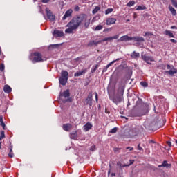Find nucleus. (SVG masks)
<instances>
[{"instance_id": "nucleus-1", "label": "nucleus", "mask_w": 177, "mask_h": 177, "mask_svg": "<svg viewBox=\"0 0 177 177\" xmlns=\"http://www.w3.org/2000/svg\"><path fill=\"white\" fill-rule=\"evenodd\" d=\"M86 15L85 14H82L80 15L79 16L74 17L70 22L68 23L67 26H73L75 29L77 30L80 26H81V23L86 20Z\"/></svg>"}, {"instance_id": "nucleus-2", "label": "nucleus", "mask_w": 177, "mask_h": 177, "mask_svg": "<svg viewBox=\"0 0 177 177\" xmlns=\"http://www.w3.org/2000/svg\"><path fill=\"white\" fill-rule=\"evenodd\" d=\"M118 41H120L121 42H123L124 41L127 42V41H134L135 42H137V45H139L140 42H145V38L142 37H129L128 35L122 36L120 38Z\"/></svg>"}, {"instance_id": "nucleus-3", "label": "nucleus", "mask_w": 177, "mask_h": 177, "mask_svg": "<svg viewBox=\"0 0 177 177\" xmlns=\"http://www.w3.org/2000/svg\"><path fill=\"white\" fill-rule=\"evenodd\" d=\"M30 60H32V63H40V62H45L46 58L42 57V54L39 52L32 53L30 57Z\"/></svg>"}, {"instance_id": "nucleus-4", "label": "nucleus", "mask_w": 177, "mask_h": 177, "mask_svg": "<svg viewBox=\"0 0 177 177\" xmlns=\"http://www.w3.org/2000/svg\"><path fill=\"white\" fill-rule=\"evenodd\" d=\"M141 106V112L140 113V116L145 115L149 113V104L143 103L142 101L140 102Z\"/></svg>"}, {"instance_id": "nucleus-5", "label": "nucleus", "mask_w": 177, "mask_h": 177, "mask_svg": "<svg viewBox=\"0 0 177 177\" xmlns=\"http://www.w3.org/2000/svg\"><path fill=\"white\" fill-rule=\"evenodd\" d=\"M141 59L144 62L147 63V64H151V63H150V62H154V57H153L152 56H149V55H147V54H144V55L142 54Z\"/></svg>"}, {"instance_id": "nucleus-6", "label": "nucleus", "mask_w": 177, "mask_h": 177, "mask_svg": "<svg viewBox=\"0 0 177 177\" xmlns=\"http://www.w3.org/2000/svg\"><path fill=\"white\" fill-rule=\"evenodd\" d=\"M167 68L169 71H167L165 73L166 74H169V75H174V74H176L177 73V69L175 68L173 65L171 66L169 64H167Z\"/></svg>"}, {"instance_id": "nucleus-7", "label": "nucleus", "mask_w": 177, "mask_h": 177, "mask_svg": "<svg viewBox=\"0 0 177 177\" xmlns=\"http://www.w3.org/2000/svg\"><path fill=\"white\" fill-rule=\"evenodd\" d=\"M46 12L48 20H50V21H55V20L56 19V16H55V15L52 13V11L49 10V8H46Z\"/></svg>"}, {"instance_id": "nucleus-8", "label": "nucleus", "mask_w": 177, "mask_h": 177, "mask_svg": "<svg viewBox=\"0 0 177 177\" xmlns=\"http://www.w3.org/2000/svg\"><path fill=\"white\" fill-rule=\"evenodd\" d=\"M125 89V84H124V83H122V82L121 83H120L119 85V88L118 89V95L119 96H124V91Z\"/></svg>"}, {"instance_id": "nucleus-9", "label": "nucleus", "mask_w": 177, "mask_h": 177, "mask_svg": "<svg viewBox=\"0 0 177 177\" xmlns=\"http://www.w3.org/2000/svg\"><path fill=\"white\" fill-rule=\"evenodd\" d=\"M99 44H102V41L91 40L88 43L87 46H88V48H92V46H97V45H99Z\"/></svg>"}, {"instance_id": "nucleus-10", "label": "nucleus", "mask_w": 177, "mask_h": 177, "mask_svg": "<svg viewBox=\"0 0 177 177\" xmlns=\"http://www.w3.org/2000/svg\"><path fill=\"white\" fill-rule=\"evenodd\" d=\"M78 133H80V130L72 131L69 133V138L71 139H73L74 140H77L78 138Z\"/></svg>"}, {"instance_id": "nucleus-11", "label": "nucleus", "mask_w": 177, "mask_h": 177, "mask_svg": "<svg viewBox=\"0 0 177 177\" xmlns=\"http://www.w3.org/2000/svg\"><path fill=\"white\" fill-rule=\"evenodd\" d=\"M69 28H66L65 30V32L66 34H74V32H75L77 31V29L75 28H74L72 25H71V26H68Z\"/></svg>"}, {"instance_id": "nucleus-12", "label": "nucleus", "mask_w": 177, "mask_h": 177, "mask_svg": "<svg viewBox=\"0 0 177 177\" xmlns=\"http://www.w3.org/2000/svg\"><path fill=\"white\" fill-rule=\"evenodd\" d=\"M62 128L64 131H66V132H70V131H71V129H73V124L70 123L64 124H63Z\"/></svg>"}, {"instance_id": "nucleus-13", "label": "nucleus", "mask_w": 177, "mask_h": 177, "mask_svg": "<svg viewBox=\"0 0 177 177\" xmlns=\"http://www.w3.org/2000/svg\"><path fill=\"white\" fill-rule=\"evenodd\" d=\"M73 15V10L71 9L68 10L64 15L62 17V20H66V19H68V17H71Z\"/></svg>"}, {"instance_id": "nucleus-14", "label": "nucleus", "mask_w": 177, "mask_h": 177, "mask_svg": "<svg viewBox=\"0 0 177 177\" xmlns=\"http://www.w3.org/2000/svg\"><path fill=\"white\" fill-rule=\"evenodd\" d=\"M158 167V168H161L163 167L164 168L168 169V168H171L172 165L168 163V162H167V160H164L162 164L159 165Z\"/></svg>"}, {"instance_id": "nucleus-15", "label": "nucleus", "mask_w": 177, "mask_h": 177, "mask_svg": "<svg viewBox=\"0 0 177 177\" xmlns=\"http://www.w3.org/2000/svg\"><path fill=\"white\" fill-rule=\"evenodd\" d=\"M53 35H54V37L55 38H57V37H64V33L63 32V31H60V30H54Z\"/></svg>"}, {"instance_id": "nucleus-16", "label": "nucleus", "mask_w": 177, "mask_h": 177, "mask_svg": "<svg viewBox=\"0 0 177 177\" xmlns=\"http://www.w3.org/2000/svg\"><path fill=\"white\" fill-rule=\"evenodd\" d=\"M113 103H115V104L118 103H121V102H122V97L121 95H117L113 98Z\"/></svg>"}, {"instance_id": "nucleus-17", "label": "nucleus", "mask_w": 177, "mask_h": 177, "mask_svg": "<svg viewBox=\"0 0 177 177\" xmlns=\"http://www.w3.org/2000/svg\"><path fill=\"white\" fill-rule=\"evenodd\" d=\"M86 104H88L90 107H92V93H88L87 98L86 99Z\"/></svg>"}, {"instance_id": "nucleus-18", "label": "nucleus", "mask_w": 177, "mask_h": 177, "mask_svg": "<svg viewBox=\"0 0 177 177\" xmlns=\"http://www.w3.org/2000/svg\"><path fill=\"white\" fill-rule=\"evenodd\" d=\"M8 157H10V158H13L15 153H13V145H12V142L10 143Z\"/></svg>"}, {"instance_id": "nucleus-19", "label": "nucleus", "mask_w": 177, "mask_h": 177, "mask_svg": "<svg viewBox=\"0 0 177 177\" xmlns=\"http://www.w3.org/2000/svg\"><path fill=\"white\" fill-rule=\"evenodd\" d=\"M115 21H117V19L115 18H108L106 19V24L107 26H110L111 24H115Z\"/></svg>"}, {"instance_id": "nucleus-20", "label": "nucleus", "mask_w": 177, "mask_h": 177, "mask_svg": "<svg viewBox=\"0 0 177 177\" xmlns=\"http://www.w3.org/2000/svg\"><path fill=\"white\" fill-rule=\"evenodd\" d=\"M88 71V69H82V71H77L75 73L74 77H80V75H84Z\"/></svg>"}, {"instance_id": "nucleus-21", "label": "nucleus", "mask_w": 177, "mask_h": 177, "mask_svg": "<svg viewBox=\"0 0 177 177\" xmlns=\"http://www.w3.org/2000/svg\"><path fill=\"white\" fill-rule=\"evenodd\" d=\"M118 60H120V58L116 59L115 60L112 61L111 62H110L104 69H103V73H104V71H107V68H109V67H111V66H113V64H114L115 63V62H118Z\"/></svg>"}, {"instance_id": "nucleus-22", "label": "nucleus", "mask_w": 177, "mask_h": 177, "mask_svg": "<svg viewBox=\"0 0 177 177\" xmlns=\"http://www.w3.org/2000/svg\"><path fill=\"white\" fill-rule=\"evenodd\" d=\"M3 91L5 93H10V92H12V88L10 86L6 84L3 87Z\"/></svg>"}, {"instance_id": "nucleus-23", "label": "nucleus", "mask_w": 177, "mask_h": 177, "mask_svg": "<svg viewBox=\"0 0 177 177\" xmlns=\"http://www.w3.org/2000/svg\"><path fill=\"white\" fill-rule=\"evenodd\" d=\"M163 34L165 35H167V37H169V38H175V35H174V33H172L171 31L166 30L165 32H163Z\"/></svg>"}, {"instance_id": "nucleus-24", "label": "nucleus", "mask_w": 177, "mask_h": 177, "mask_svg": "<svg viewBox=\"0 0 177 177\" xmlns=\"http://www.w3.org/2000/svg\"><path fill=\"white\" fill-rule=\"evenodd\" d=\"M59 84L64 86V85L67 84V81L68 80V79L65 77H59Z\"/></svg>"}, {"instance_id": "nucleus-25", "label": "nucleus", "mask_w": 177, "mask_h": 177, "mask_svg": "<svg viewBox=\"0 0 177 177\" xmlns=\"http://www.w3.org/2000/svg\"><path fill=\"white\" fill-rule=\"evenodd\" d=\"M140 57V54L136 51H133L131 55V59H139Z\"/></svg>"}, {"instance_id": "nucleus-26", "label": "nucleus", "mask_w": 177, "mask_h": 177, "mask_svg": "<svg viewBox=\"0 0 177 177\" xmlns=\"http://www.w3.org/2000/svg\"><path fill=\"white\" fill-rule=\"evenodd\" d=\"M84 131L86 132H88V131H89L90 129H92V124H91L90 122H87L84 126Z\"/></svg>"}, {"instance_id": "nucleus-27", "label": "nucleus", "mask_w": 177, "mask_h": 177, "mask_svg": "<svg viewBox=\"0 0 177 177\" xmlns=\"http://www.w3.org/2000/svg\"><path fill=\"white\" fill-rule=\"evenodd\" d=\"M61 78L68 79V72H67L66 71H62L61 72Z\"/></svg>"}, {"instance_id": "nucleus-28", "label": "nucleus", "mask_w": 177, "mask_h": 177, "mask_svg": "<svg viewBox=\"0 0 177 177\" xmlns=\"http://www.w3.org/2000/svg\"><path fill=\"white\" fill-rule=\"evenodd\" d=\"M0 125L2 127L3 129H6V125H5V122H3V116L0 115Z\"/></svg>"}, {"instance_id": "nucleus-29", "label": "nucleus", "mask_w": 177, "mask_h": 177, "mask_svg": "<svg viewBox=\"0 0 177 177\" xmlns=\"http://www.w3.org/2000/svg\"><path fill=\"white\" fill-rule=\"evenodd\" d=\"M169 10L173 15V16H176V10L172 7V6H169Z\"/></svg>"}, {"instance_id": "nucleus-30", "label": "nucleus", "mask_w": 177, "mask_h": 177, "mask_svg": "<svg viewBox=\"0 0 177 177\" xmlns=\"http://www.w3.org/2000/svg\"><path fill=\"white\" fill-rule=\"evenodd\" d=\"M61 96H64L66 97H70V91L66 90L61 95Z\"/></svg>"}, {"instance_id": "nucleus-31", "label": "nucleus", "mask_w": 177, "mask_h": 177, "mask_svg": "<svg viewBox=\"0 0 177 177\" xmlns=\"http://www.w3.org/2000/svg\"><path fill=\"white\" fill-rule=\"evenodd\" d=\"M100 30H103V26L101 24L97 25L95 28L94 31H100Z\"/></svg>"}, {"instance_id": "nucleus-32", "label": "nucleus", "mask_w": 177, "mask_h": 177, "mask_svg": "<svg viewBox=\"0 0 177 177\" xmlns=\"http://www.w3.org/2000/svg\"><path fill=\"white\" fill-rule=\"evenodd\" d=\"M100 10V6H96V7L95 8V9L93 10L92 13H93V15H96V13H97Z\"/></svg>"}, {"instance_id": "nucleus-33", "label": "nucleus", "mask_w": 177, "mask_h": 177, "mask_svg": "<svg viewBox=\"0 0 177 177\" xmlns=\"http://www.w3.org/2000/svg\"><path fill=\"white\" fill-rule=\"evenodd\" d=\"M147 9L146 6H138L136 8V10H145Z\"/></svg>"}, {"instance_id": "nucleus-34", "label": "nucleus", "mask_w": 177, "mask_h": 177, "mask_svg": "<svg viewBox=\"0 0 177 177\" xmlns=\"http://www.w3.org/2000/svg\"><path fill=\"white\" fill-rule=\"evenodd\" d=\"M135 1H129L127 4V6H128L129 8H131V6H133V5H135Z\"/></svg>"}, {"instance_id": "nucleus-35", "label": "nucleus", "mask_w": 177, "mask_h": 177, "mask_svg": "<svg viewBox=\"0 0 177 177\" xmlns=\"http://www.w3.org/2000/svg\"><path fill=\"white\" fill-rule=\"evenodd\" d=\"M140 85L144 88H147V86H149V84H147L146 82H141Z\"/></svg>"}, {"instance_id": "nucleus-36", "label": "nucleus", "mask_w": 177, "mask_h": 177, "mask_svg": "<svg viewBox=\"0 0 177 177\" xmlns=\"http://www.w3.org/2000/svg\"><path fill=\"white\" fill-rule=\"evenodd\" d=\"M98 68H99V65L98 64L95 65V66H93L92 68V69H91V73H95V71H96Z\"/></svg>"}, {"instance_id": "nucleus-37", "label": "nucleus", "mask_w": 177, "mask_h": 177, "mask_svg": "<svg viewBox=\"0 0 177 177\" xmlns=\"http://www.w3.org/2000/svg\"><path fill=\"white\" fill-rule=\"evenodd\" d=\"M113 10H114L113 8H108L105 11V15H109V14L111 13V12H113Z\"/></svg>"}, {"instance_id": "nucleus-38", "label": "nucleus", "mask_w": 177, "mask_h": 177, "mask_svg": "<svg viewBox=\"0 0 177 177\" xmlns=\"http://www.w3.org/2000/svg\"><path fill=\"white\" fill-rule=\"evenodd\" d=\"M117 131H118V128L115 127V128L112 129L109 131V133H117Z\"/></svg>"}, {"instance_id": "nucleus-39", "label": "nucleus", "mask_w": 177, "mask_h": 177, "mask_svg": "<svg viewBox=\"0 0 177 177\" xmlns=\"http://www.w3.org/2000/svg\"><path fill=\"white\" fill-rule=\"evenodd\" d=\"M84 27H86V28H88V27H89V24H91V23L89 22V21H86V19H84Z\"/></svg>"}, {"instance_id": "nucleus-40", "label": "nucleus", "mask_w": 177, "mask_h": 177, "mask_svg": "<svg viewBox=\"0 0 177 177\" xmlns=\"http://www.w3.org/2000/svg\"><path fill=\"white\" fill-rule=\"evenodd\" d=\"M5 138V131H2L1 132L0 141H2V139Z\"/></svg>"}, {"instance_id": "nucleus-41", "label": "nucleus", "mask_w": 177, "mask_h": 177, "mask_svg": "<svg viewBox=\"0 0 177 177\" xmlns=\"http://www.w3.org/2000/svg\"><path fill=\"white\" fill-rule=\"evenodd\" d=\"M5 70V64L3 63L0 64V71H3Z\"/></svg>"}, {"instance_id": "nucleus-42", "label": "nucleus", "mask_w": 177, "mask_h": 177, "mask_svg": "<svg viewBox=\"0 0 177 177\" xmlns=\"http://www.w3.org/2000/svg\"><path fill=\"white\" fill-rule=\"evenodd\" d=\"M153 35H154L151 32H145V37H151V36H153Z\"/></svg>"}, {"instance_id": "nucleus-43", "label": "nucleus", "mask_w": 177, "mask_h": 177, "mask_svg": "<svg viewBox=\"0 0 177 177\" xmlns=\"http://www.w3.org/2000/svg\"><path fill=\"white\" fill-rule=\"evenodd\" d=\"M127 150H129V151H132V150H133V147H126V149H124V152L127 151Z\"/></svg>"}, {"instance_id": "nucleus-44", "label": "nucleus", "mask_w": 177, "mask_h": 177, "mask_svg": "<svg viewBox=\"0 0 177 177\" xmlns=\"http://www.w3.org/2000/svg\"><path fill=\"white\" fill-rule=\"evenodd\" d=\"M95 150H96V146L95 145L91 146V151H95Z\"/></svg>"}, {"instance_id": "nucleus-45", "label": "nucleus", "mask_w": 177, "mask_h": 177, "mask_svg": "<svg viewBox=\"0 0 177 177\" xmlns=\"http://www.w3.org/2000/svg\"><path fill=\"white\" fill-rule=\"evenodd\" d=\"M119 37H120V35H116L112 37V41H113V39H118Z\"/></svg>"}, {"instance_id": "nucleus-46", "label": "nucleus", "mask_w": 177, "mask_h": 177, "mask_svg": "<svg viewBox=\"0 0 177 177\" xmlns=\"http://www.w3.org/2000/svg\"><path fill=\"white\" fill-rule=\"evenodd\" d=\"M124 167H129V165H123V164L122 163V165H121L120 169H122V168H124Z\"/></svg>"}, {"instance_id": "nucleus-47", "label": "nucleus", "mask_w": 177, "mask_h": 177, "mask_svg": "<svg viewBox=\"0 0 177 177\" xmlns=\"http://www.w3.org/2000/svg\"><path fill=\"white\" fill-rule=\"evenodd\" d=\"M138 149L140 150V151H143V148H142V147H140V144H138Z\"/></svg>"}, {"instance_id": "nucleus-48", "label": "nucleus", "mask_w": 177, "mask_h": 177, "mask_svg": "<svg viewBox=\"0 0 177 177\" xmlns=\"http://www.w3.org/2000/svg\"><path fill=\"white\" fill-rule=\"evenodd\" d=\"M95 93V100H96V102L97 103L98 100H99V97L97 96V93Z\"/></svg>"}, {"instance_id": "nucleus-49", "label": "nucleus", "mask_w": 177, "mask_h": 177, "mask_svg": "<svg viewBox=\"0 0 177 177\" xmlns=\"http://www.w3.org/2000/svg\"><path fill=\"white\" fill-rule=\"evenodd\" d=\"M130 163L129 164V165H132V164H133L135 162V160H130Z\"/></svg>"}, {"instance_id": "nucleus-50", "label": "nucleus", "mask_w": 177, "mask_h": 177, "mask_svg": "<svg viewBox=\"0 0 177 177\" xmlns=\"http://www.w3.org/2000/svg\"><path fill=\"white\" fill-rule=\"evenodd\" d=\"M170 42H172L173 44H176L177 41L174 39H170Z\"/></svg>"}, {"instance_id": "nucleus-51", "label": "nucleus", "mask_w": 177, "mask_h": 177, "mask_svg": "<svg viewBox=\"0 0 177 177\" xmlns=\"http://www.w3.org/2000/svg\"><path fill=\"white\" fill-rule=\"evenodd\" d=\"M75 12H78V10H80V7L78 6H76V7L75 8Z\"/></svg>"}, {"instance_id": "nucleus-52", "label": "nucleus", "mask_w": 177, "mask_h": 177, "mask_svg": "<svg viewBox=\"0 0 177 177\" xmlns=\"http://www.w3.org/2000/svg\"><path fill=\"white\" fill-rule=\"evenodd\" d=\"M110 30H111V28H105V29L104 30V32H106L110 31Z\"/></svg>"}, {"instance_id": "nucleus-53", "label": "nucleus", "mask_w": 177, "mask_h": 177, "mask_svg": "<svg viewBox=\"0 0 177 177\" xmlns=\"http://www.w3.org/2000/svg\"><path fill=\"white\" fill-rule=\"evenodd\" d=\"M167 144L168 145L169 147H171L172 146V144L169 141H167Z\"/></svg>"}, {"instance_id": "nucleus-54", "label": "nucleus", "mask_w": 177, "mask_h": 177, "mask_svg": "<svg viewBox=\"0 0 177 177\" xmlns=\"http://www.w3.org/2000/svg\"><path fill=\"white\" fill-rule=\"evenodd\" d=\"M109 41V40H108L107 37H106V38H104V39L101 41V42H106V41Z\"/></svg>"}, {"instance_id": "nucleus-55", "label": "nucleus", "mask_w": 177, "mask_h": 177, "mask_svg": "<svg viewBox=\"0 0 177 177\" xmlns=\"http://www.w3.org/2000/svg\"><path fill=\"white\" fill-rule=\"evenodd\" d=\"M50 0H42L43 3H48Z\"/></svg>"}, {"instance_id": "nucleus-56", "label": "nucleus", "mask_w": 177, "mask_h": 177, "mask_svg": "<svg viewBox=\"0 0 177 177\" xmlns=\"http://www.w3.org/2000/svg\"><path fill=\"white\" fill-rule=\"evenodd\" d=\"M108 41H113L112 37H106Z\"/></svg>"}, {"instance_id": "nucleus-57", "label": "nucleus", "mask_w": 177, "mask_h": 177, "mask_svg": "<svg viewBox=\"0 0 177 177\" xmlns=\"http://www.w3.org/2000/svg\"><path fill=\"white\" fill-rule=\"evenodd\" d=\"M171 30H175V29L177 28H176V26H172L171 27Z\"/></svg>"}, {"instance_id": "nucleus-58", "label": "nucleus", "mask_w": 177, "mask_h": 177, "mask_svg": "<svg viewBox=\"0 0 177 177\" xmlns=\"http://www.w3.org/2000/svg\"><path fill=\"white\" fill-rule=\"evenodd\" d=\"M121 165H122V163L120 162H118L117 163L118 167H120Z\"/></svg>"}, {"instance_id": "nucleus-59", "label": "nucleus", "mask_w": 177, "mask_h": 177, "mask_svg": "<svg viewBox=\"0 0 177 177\" xmlns=\"http://www.w3.org/2000/svg\"><path fill=\"white\" fill-rule=\"evenodd\" d=\"M120 149H119V148H115V151H120Z\"/></svg>"}, {"instance_id": "nucleus-60", "label": "nucleus", "mask_w": 177, "mask_h": 177, "mask_svg": "<svg viewBox=\"0 0 177 177\" xmlns=\"http://www.w3.org/2000/svg\"><path fill=\"white\" fill-rule=\"evenodd\" d=\"M105 113H106V114H110V111H107V109H105Z\"/></svg>"}, {"instance_id": "nucleus-61", "label": "nucleus", "mask_w": 177, "mask_h": 177, "mask_svg": "<svg viewBox=\"0 0 177 177\" xmlns=\"http://www.w3.org/2000/svg\"><path fill=\"white\" fill-rule=\"evenodd\" d=\"M111 176H115V173H112Z\"/></svg>"}, {"instance_id": "nucleus-62", "label": "nucleus", "mask_w": 177, "mask_h": 177, "mask_svg": "<svg viewBox=\"0 0 177 177\" xmlns=\"http://www.w3.org/2000/svg\"><path fill=\"white\" fill-rule=\"evenodd\" d=\"M75 60H76V61L80 60V57H77V58L75 59Z\"/></svg>"}, {"instance_id": "nucleus-63", "label": "nucleus", "mask_w": 177, "mask_h": 177, "mask_svg": "<svg viewBox=\"0 0 177 177\" xmlns=\"http://www.w3.org/2000/svg\"><path fill=\"white\" fill-rule=\"evenodd\" d=\"M59 46V44H55V45H54V46Z\"/></svg>"}, {"instance_id": "nucleus-64", "label": "nucleus", "mask_w": 177, "mask_h": 177, "mask_svg": "<svg viewBox=\"0 0 177 177\" xmlns=\"http://www.w3.org/2000/svg\"><path fill=\"white\" fill-rule=\"evenodd\" d=\"M2 144V141H0V149H1V145Z\"/></svg>"}]
</instances>
